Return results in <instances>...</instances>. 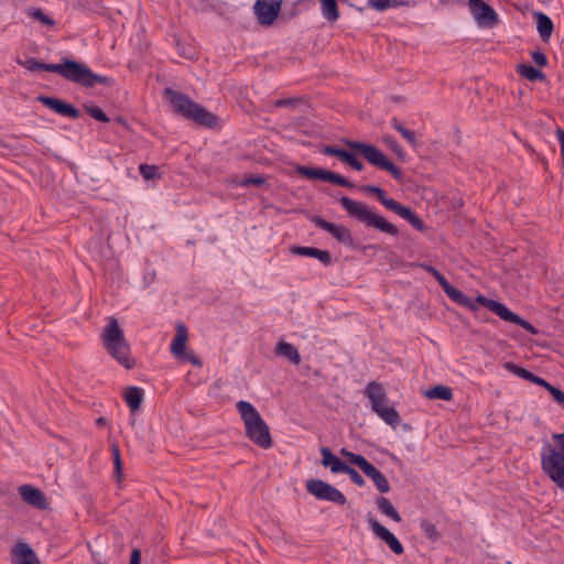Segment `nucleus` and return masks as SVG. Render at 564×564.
I'll list each match as a JSON object with an SVG mask.
<instances>
[{
  "label": "nucleus",
  "instance_id": "obj_1",
  "mask_svg": "<svg viewBox=\"0 0 564 564\" xmlns=\"http://www.w3.org/2000/svg\"><path fill=\"white\" fill-rule=\"evenodd\" d=\"M17 63L24 66L30 72H51L56 73L66 80L82 85L85 88H94L97 84L113 86L115 80L108 76L94 73L86 64L79 63L69 57H62L61 63L48 64L30 57L25 61L20 58Z\"/></svg>",
  "mask_w": 564,
  "mask_h": 564
},
{
  "label": "nucleus",
  "instance_id": "obj_2",
  "mask_svg": "<svg viewBox=\"0 0 564 564\" xmlns=\"http://www.w3.org/2000/svg\"><path fill=\"white\" fill-rule=\"evenodd\" d=\"M164 96L175 113L206 128H214L217 124L218 117L192 100L187 95L173 88H165Z\"/></svg>",
  "mask_w": 564,
  "mask_h": 564
},
{
  "label": "nucleus",
  "instance_id": "obj_3",
  "mask_svg": "<svg viewBox=\"0 0 564 564\" xmlns=\"http://www.w3.org/2000/svg\"><path fill=\"white\" fill-rule=\"evenodd\" d=\"M100 339L106 351L118 364L129 370L135 367V360L131 356L129 343L127 341L123 329L120 327L117 318H109Z\"/></svg>",
  "mask_w": 564,
  "mask_h": 564
},
{
  "label": "nucleus",
  "instance_id": "obj_4",
  "mask_svg": "<svg viewBox=\"0 0 564 564\" xmlns=\"http://www.w3.org/2000/svg\"><path fill=\"white\" fill-rule=\"evenodd\" d=\"M236 406L243 422L246 436L260 448L272 447L273 440L269 425L259 411L248 401H239Z\"/></svg>",
  "mask_w": 564,
  "mask_h": 564
},
{
  "label": "nucleus",
  "instance_id": "obj_5",
  "mask_svg": "<svg viewBox=\"0 0 564 564\" xmlns=\"http://www.w3.org/2000/svg\"><path fill=\"white\" fill-rule=\"evenodd\" d=\"M339 203L350 218L365 224L366 227L375 228L390 236L399 235L397 226L389 223L383 216L371 212L364 203L355 202L348 196H341Z\"/></svg>",
  "mask_w": 564,
  "mask_h": 564
},
{
  "label": "nucleus",
  "instance_id": "obj_6",
  "mask_svg": "<svg viewBox=\"0 0 564 564\" xmlns=\"http://www.w3.org/2000/svg\"><path fill=\"white\" fill-rule=\"evenodd\" d=\"M557 444L556 449L546 444L541 453V468L543 473L564 492V433L552 435Z\"/></svg>",
  "mask_w": 564,
  "mask_h": 564
},
{
  "label": "nucleus",
  "instance_id": "obj_7",
  "mask_svg": "<svg viewBox=\"0 0 564 564\" xmlns=\"http://www.w3.org/2000/svg\"><path fill=\"white\" fill-rule=\"evenodd\" d=\"M343 143L352 152L362 155L370 164L389 172L395 181L403 182V171L392 163L377 147L351 139H344Z\"/></svg>",
  "mask_w": 564,
  "mask_h": 564
},
{
  "label": "nucleus",
  "instance_id": "obj_8",
  "mask_svg": "<svg viewBox=\"0 0 564 564\" xmlns=\"http://www.w3.org/2000/svg\"><path fill=\"white\" fill-rule=\"evenodd\" d=\"M361 191L367 194L375 195L387 209L405 219L416 230L421 232L425 231L426 226L423 220L410 207L388 197L387 192L383 188L376 185H364L361 186Z\"/></svg>",
  "mask_w": 564,
  "mask_h": 564
},
{
  "label": "nucleus",
  "instance_id": "obj_9",
  "mask_svg": "<svg viewBox=\"0 0 564 564\" xmlns=\"http://www.w3.org/2000/svg\"><path fill=\"white\" fill-rule=\"evenodd\" d=\"M366 395L371 402V409L376 412L387 424L395 427L400 422L398 411L392 406H386V393L382 386L376 381H371L366 387Z\"/></svg>",
  "mask_w": 564,
  "mask_h": 564
},
{
  "label": "nucleus",
  "instance_id": "obj_10",
  "mask_svg": "<svg viewBox=\"0 0 564 564\" xmlns=\"http://www.w3.org/2000/svg\"><path fill=\"white\" fill-rule=\"evenodd\" d=\"M295 172L307 180H319L323 182H329L332 184H336L346 188H354L355 184L345 178L343 175L337 174L335 172L322 169V167H311L305 165H296Z\"/></svg>",
  "mask_w": 564,
  "mask_h": 564
},
{
  "label": "nucleus",
  "instance_id": "obj_11",
  "mask_svg": "<svg viewBox=\"0 0 564 564\" xmlns=\"http://www.w3.org/2000/svg\"><path fill=\"white\" fill-rule=\"evenodd\" d=\"M306 490L318 500H326L340 506L347 502L345 495L339 489L321 479L307 480Z\"/></svg>",
  "mask_w": 564,
  "mask_h": 564
},
{
  "label": "nucleus",
  "instance_id": "obj_12",
  "mask_svg": "<svg viewBox=\"0 0 564 564\" xmlns=\"http://www.w3.org/2000/svg\"><path fill=\"white\" fill-rule=\"evenodd\" d=\"M312 221L319 229H323V230L327 231L328 234H330L338 242L344 243L349 247L354 246L352 234L344 225H337V224L330 223L319 216H314L312 218Z\"/></svg>",
  "mask_w": 564,
  "mask_h": 564
},
{
  "label": "nucleus",
  "instance_id": "obj_13",
  "mask_svg": "<svg viewBox=\"0 0 564 564\" xmlns=\"http://www.w3.org/2000/svg\"><path fill=\"white\" fill-rule=\"evenodd\" d=\"M283 0H257L254 13L262 25H271L280 14Z\"/></svg>",
  "mask_w": 564,
  "mask_h": 564
},
{
  "label": "nucleus",
  "instance_id": "obj_14",
  "mask_svg": "<svg viewBox=\"0 0 564 564\" xmlns=\"http://www.w3.org/2000/svg\"><path fill=\"white\" fill-rule=\"evenodd\" d=\"M468 6L479 25L494 26L498 23L496 11L484 0H469Z\"/></svg>",
  "mask_w": 564,
  "mask_h": 564
},
{
  "label": "nucleus",
  "instance_id": "obj_15",
  "mask_svg": "<svg viewBox=\"0 0 564 564\" xmlns=\"http://www.w3.org/2000/svg\"><path fill=\"white\" fill-rule=\"evenodd\" d=\"M37 100L61 116L73 119H77L80 116V111L74 105L68 104L59 98L41 95L37 97Z\"/></svg>",
  "mask_w": 564,
  "mask_h": 564
},
{
  "label": "nucleus",
  "instance_id": "obj_16",
  "mask_svg": "<svg viewBox=\"0 0 564 564\" xmlns=\"http://www.w3.org/2000/svg\"><path fill=\"white\" fill-rule=\"evenodd\" d=\"M368 522L372 532L382 541H384L394 554H402L404 547L402 543L386 527L380 524L375 518L369 517Z\"/></svg>",
  "mask_w": 564,
  "mask_h": 564
},
{
  "label": "nucleus",
  "instance_id": "obj_17",
  "mask_svg": "<svg viewBox=\"0 0 564 564\" xmlns=\"http://www.w3.org/2000/svg\"><path fill=\"white\" fill-rule=\"evenodd\" d=\"M19 494L21 498L40 510H45L47 508V501L45 495L39 488L32 485H22L19 487Z\"/></svg>",
  "mask_w": 564,
  "mask_h": 564
},
{
  "label": "nucleus",
  "instance_id": "obj_18",
  "mask_svg": "<svg viewBox=\"0 0 564 564\" xmlns=\"http://www.w3.org/2000/svg\"><path fill=\"white\" fill-rule=\"evenodd\" d=\"M442 290L454 303L470 310L477 317L479 316V308H477L476 303L460 290L456 289L451 283L444 285Z\"/></svg>",
  "mask_w": 564,
  "mask_h": 564
},
{
  "label": "nucleus",
  "instance_id": "obj_19",
  "mask_svg": "<svg viewBox=\"0 0 564 564\" xmlns=\"http://www.w3.org/2000/svg\"><path fill=\"white\" fill-rule=\"evenodd\" d=\"M442 290L454 303L470 310L477 317L479 316V308H477L476 303L460 290L456 289L451 283L444 285Z\"/></svg>",
  "mask_w": 564,
  "mask_h": 564
},
{
  "label": "nucleus",
  "instance_id": "obj_20",
  "mask_svg": "<svg viewBox=\"0 0 564 564\" xmlns=\"http://www.w3.org/2000/svg\"><path fill=\"white\" fill-rule=\"evenodd\" d=\"M361 471L373 481L380 494L390 491V484L387 477L369 462L362 467Z\"/></svg>",
  "mask_w": 564,
  "mask_h": 564
},
{
  "label": "nucleus",
  "instance_id": "obj_21",
  "mask_svg": "<svg viewBox=\"0 0 564 564\" xmlns=\"http://www.w3.org/2000/svg\"><path fill=\"white\" fill-rule=\"evenodd\" d=\"M291 252L297 256L311 257L318 259L325 267L332 264V253L328 250H322L315 247H293Z\"/></svg>",
  "mask_w": 564,
  "mask_h": 564
},
{
  "label": "nucleus",
  "instance_id": "obj_22",
  "mask_svg": "<svg viewBox=\"0 0 564 564\" xmlns=\"http://www.w3.org/2000/svg\"><path fill=\"white\" fill-rule=\"evenodd\" d=\"M12 552L15 556L14 564H40L33 549L24 542L17 543Z\"/></svg>",
  "mask_w": 564,
  "mask_h": 564
},
{
  "label": "nucleus",
  "instance_id": "obj_23",
  "mask_svg": "<svg viewBox=\"0 0 564 564\" xmlns=\"http://www.w3.org/2000/svg\"><path fill=\"white\" fill-rule=\"evenodd\" d=\"M188 338L187 327L184 324L176 326V334L171 344V351L175 357L182 356L186 350V341Z\"/></svg>",
  "mask_w": 564,
  "mask_h": 564
},
{
  "label": "nucleus",
  "instance_id": "obj_24",
  "mask_svg": "<svg viewBox=\"0 0 564 564\" xmlns=\"http://www.w3.org/2000/svg\"><path fill=\"white\" fill-rule=\"evenodd\" d=\"M274 354L288 359L291 364L297 366L301 364V356L297 348L286 341H279L274 348Z\"/></svg>",
  "mask_w": 564,
  "mask_h": 564
},
{
  "label": "nucleus",
  "instance_id": "obj_25",
  "mask_svg": "<svg viewBox=\"0 0 564 564\" xmlns=\"http://www.w3.org/2000/svg\"><path fill=\"white\" fill-rule=\"evenodd\" d=\"M321 454L323 457L322 464L325 467H329L330 471L334 474L341 473L347 465L345 462H343L340 458L334 455L328 447H322Z\"/></svg>",
  "mask_w": 564,
  "mask_h": 564
},
{
  "label": "nucleus",
  "instance_id": "obj_26",
  "mask_svg": "<svg viewBox=\"0 0 564 564\" xmlns=\"http://www.w3.org/2000/svg\"><path fill=\"white\" fill-rule=\"evenodd\" d=\"M143 397V390L139 387H128L124 392V400L132 412H135L141 408Z\"/></svg>",
  "mask_w": 564,
  "mask_h": 564
},
{
  "label": "nucleus",
  "instance_id": "obj_27",
  "mask_svg": "<svg viewBox=\"0 0 564 564\" xmlns=\"http://www.w3.org/2000/svg\"><path fill=\"white\" fill-rule=\"evenodd\" d=\"M536 18V28L538 32L543 41H547L553 32L554 25L552 20L544 13L538 12L535 14Z\"/></svg>",
  "mask_w": 564,
  "mask_h": 564
},
{
  "label": "nucleus",
  "instance_id": "obj_28",
  "mask_svg": "<svg viewBox=\"0 0 564 564\" xmlns=\"http://www.w3.org/2000/svg\"><path fill=\"white\" fill-rule=\"evenodd\" d=\"M517 72L525 79L530 82H543L545 80V75L542 70L535 68L531 64H519L517 66Z\"/></svg>",
  "mask_w": 564,
  "mask_h": 564
},
{
  "label": "nucleus",
  "instance_id": "obj_29",
  "mask_svg": "<svg viewBox=\"0 0 564 564\" xmlns=\"http://www.w3.org/2000/svg\"><path fill=\"white\" fill-rule=\"evenodd\" d=\"M424 395L431 400L451 401L453 399V391L447 386L437 384L424 391Z\"/></svg>",
  "mask_w": 564,
  "mask_h": 564
},
{
  "label": "nucleus",
  "instance_id": "obj_30",
  "mask_svg": "<svg viewBox=\"0 0 564 564\" xmlns=\"http://www.w3.org/2000/svg\"><path fill=\"white\" fill-rule=\"evenodd\" d=\"M391 126L395 129L412 148L419 147V140L415 137L414 131L404 127V124L395 117L391 119Z\"/></svg>",
  "mask_w": 564,
  "mask_h": 564
},
{
  "label": "nucleus",
  "instance_id": "obj_31",
  "mask_svg": "<svg viewBox=\"0 0 564 564\" xmlns=\"http://www.w3.org/2000/svg\"><path fill=\"white\" fill-rule=\"evenodd\" d=\"M490 311L499 316L501 319L513 323L518 322L519 315L510 311L503 303L495 300Z\"/></svg>",
  "mask_w": 564,
  "mask_h": 564
},
{
  "label": "nucleus",
  "instance_id": "obj_32",
  "mask_svg": "<svg viewBox=\"0 0 564 564\" xmlns=\"http://www.w3.org/2000/svg\"><path fill=\"white\" fill-rule=\"evenodd\" d=\"M377 506L381 513L391 518L395 522H401L402 518L395 508L392 506L390 500L386 497H379L377 499Z\"/></svg>",
  "mask_w": 564,
  "mask_h": 564
},
{
  "label": "nucleus",
  "instance_id": "obj_33",
  "mask_svg": "<svg viewBox=\"0 0 564 564\" xmlns=\"http://www.w3.org/2000/svg\"><path fill=\"white\" fill-rule=\"evenodd\" d=\"M323 15L330 22L339 18L337 0H321Z\"/></svg>",
  "mask_w": 564,
  "mask_h": 564
},
{
  "label": "nucleus",
  "instance_id": "obj_34",
  "mask_svg": "<svg viewBox=\"0 0 564 564\" xmlns=\"http://www.w3.org/2000/svg\"><path fill=\"white\" fill-rule=\"evenodd\" d=\"M28 17L42 22L44 25L54 26L55 21L44 13L41 8H29L25 10Z\"/></svg>",
  "mask_w": 564,
  "mask_h": 564
},
{
  "label": "nucleus",
  "instance_id": "obj_35",
  "mask_svg": "<svg viewBox=\"0 0 564 564\" xmlns=\"http://www.w3.org/2000/svg\"><path fill=\"white\" fill-rule=\"evenodd\" d=\"M503 367L506 370L510 371L511 373L518 376L521 379L530 381L533 372L529 371L528 369L520 367L511 361H507L503 364Z\"/></svg>",
  "mask_w": 564,
  "mask_h": 564
},
{
  "label": "nucleus",
  "instance_id": "obj_36",
  "mask_svg": "<svg viewBox=\"0 0 564 564\" xmlns=\"http://www.w3.org/2000/svg\"><path fill=\"white\" fill-rule=\"evenodd\" d=\"M139 173L147 181L161 177V173L159 172V166L152 165V164H140Z\"/></svg>",
  "mask_w": 564,
  "mask_h": 564
},
{
  "label": "nucleus",
  "instance_id": "obj_37",
  "mask_svg": "<svg viewBox=\"0 0 564 564\" xmlns=\"http://www.w3.org/2000/svg\"><path fill=\"white\" fill-rule=\"evenodd\" d=\"M340 454L352 465H356L360 470L368 463V460L360 454H355L346 448L340 449Z\"/></svg>",
  "mask_w": 564,
  "mask_h": 564
},
{
  "label": "nucleus",
  "instance_id": "obj_38",
  "mask_svg": "<svg viewBox=\"0 0 564 564\" xmlns=\"http://www.w3.org/2000/svg\"><path fill=\"white\" fill-rule=\"evenodd\" d=\"M111 455H112L113 465H115V475H116L117 479H120L121 474H122V460H121L119 446L116 443L111 444Z\"/></svg>",
  "mask_w": 564,
  "mask_h": 564
},
{
  "label": "nucleus",
  "instance_id": "obj_39",
  "mask_svg": "<svg viewBox=\"0 0 564 564\" xmlns=\"http://www.w3.org/2000/svg\"><path fill=\"white\" fill-rule=\"evenodd\" d=\"M382 141L395 155H398L400 159L404 158V151L402 147L397 142V140L392 135L383 134Z\"/></svg>",
  "mask_w": 564,
  "mask_h": 564
},
{
  "label": "nucleus",
  "instance_id": "obj_40",
  "mask_svg": "<svg viewBox=\"0 0 564 564\" xmlns=\"http://www.w3.org/2000/svg\"><path fill=\"white\" fill-rule=\"evenodd\" d=\"M85 111L95 120L100 122H109V117L105 113V111L98 106H85Z\"/></svg>",
  "mask_w": 564,
  "mask_h": 564
},
{
  "label": "nucleus",
  "instance_id": "obj_41",
  "mask_svg": "<svg viewBox=\"0 0 564 564\" xmlns=\"http://www.w3.org/2000/svg\"><path fill=\"white\" fill-rule=\"evenodd\" d=\"M347 152H348L347 150H344V149H340V148H337L334 145H328V144L323 145L321 149L322 154L335 156V158L339 159L341 162L345 160Z\"/></svg>",
  "mask_w": 564,
  "mask_h": 564
},
{
  "label": "nucleus",
  "instance_id": "obj_42",
  "mask_svg": "<svg viewBox=\"0 0 564 564\" xmlns=\"http://www.w3.org/2000/svg\"><path fill=\"white\" fill-rule=\"evenodd\" d=\"M341 473L348 475L350 480L358 487L365 486V484H366L365 479L354 467L349 466L348 464L346 465V467L344 468V470Z\"/></svg>",
  "mask_w": 564,
  "mask_h": 564
},
{
  "label": "nucleus",
  "instance_id": "obj_43",
  "mask_svg": "<svg viewBox=\"0 0 564 564\" xmlns=\"http://www.w3.org/2000/svg\"><path fill=\"white\" fill-rule=\"evenodd\" d=\"M422 268L438 282L442 289L444 288V285L449 283L446 280V278L435 267L430 264H422Z\"/></svg>",
  "mask_w": 564,
  "mask_h": 564
},
{
  "label": "nucleus",
  "instance_id": "obj_44",
  "mask_svg": "<svg viewBox=\"0 0 564 564\" xmlns=\"http://www.w3.org/2000/svg\"><path fill=\"white\" fill-rule=\"evenodd\" d=\"M369 6L378 11H384L389 8L397 7L395 0H369Z\"/></svg>",
  "mask_w": 564,
  "mask_h": 564
},
{
  "label": "nucleus",
  "instance_id": "obj_45",
  "mask_svg": "<svg viewBox=\"0 0 564 564\" xmlns=\"http://www.w3.org/2000/svg\"><path fill=\"white\" fill-rule=\"evenodd\" d=\"M343 162L356 171L364 170L362 162L359 159H357L352 152L348 151Z\"/></svg>",
  "mask_w": 564,
  "mask_h": 564
},
{
  "label": "nucleus",
  "instance_id": "obj_46",
  "mask_svg": "<svg viewBox=\"0 0 564 564\" xmlns=\"http://www.w3.org/2000/svg\"><path fill=\"white\" fill-rule=\"evenodd\" d=\"M546 390L551 393L556 403L564 405V391L552 386L551 383L547 386Z\"/></svg>",
  "mask_w": 564,
  "mask_h": 564
},
{
  "label": "nucleus",
  "instance_id": "obj_47",
  "mask_svg": "<svg viewBox=\"0 0 564 564\" xmlns=\"http://www.w3.org/2000/svg\"><path fill=\"white\" fill-rule=\"evenodd\" d=\"M178 359H182L184 361H188L191 364H193L194 366H197V367H202L203 366V361L200 360V358L195 355L193 351H186L185 350V354L182 355V356H178L177 357Z\"/></svg>",
  "mask_w": 564,
  "mask_h": 564
},
{
  "label": "nucleus",
  "instance_id": "obj_48",
  "mask_svg": "<svg viewBox=\"0 0 564 564\" xmlns=\"http://www.w3.org/2000/svg\"><path fill=\"white\" fill-rule=\"evenodd\" d=\"M531 57L534 61V63L540 67H544L547 65L546 55L540 51L532 52Z\"/></svg>",
  "mask_w": 564,
  "mask_h": 564
},
{
  "label": "nucleus",
  "instance_id": "obj_49",
  "mask_svg": "<svg viewBox=\"0 0 564 564\" xmlns=\"http://www.w3.org/2000/svg\"><path fill=\"white\" fill-rule=\"evenodd\" d=\"M516 325L522 327L524 330L529 332L532 335H536L539 330L528 321L523 319L519 316L518 322H516Z\"/></svg>",
  "mask_w": 564,
  "mask_h": 564
},
{
  "label": "nucleus",
  "instance_id": "obj_50",
  "mask_svg": "<svg viewBox=\"0 0 564 564\" xmlns=\"http://www.w3.org/2000/svg\"><path fill=\"white\" fill-rule=\"evenodd\" d=\"M300 99L297 98H280L274 101V107L282 108V107H289L297 104Z\"/></svg>",
  "mask_w": 564,
  "mask_h": 564
},
{
  "label": "nucleus",
  "instance_id": "obj_51",
  "mask_svg": "<svg viewBox=\"0 0 564 564\" xmlns=\"http://www.w3.org/2000/svg\"><path fill=\"white\" fill-rule=\"evenodd\" d=\"M473 301L476 303V305H477V306H478V305H481V306L486 307V308H487V310H489V311H490V308H491V306H492V304H494V302H495V300L488 299V297H486V296H484V295H478V296H477L475 300H473Z\"/></svg>",
  "mask_w": 564,
  "mask_h": 564
},
{
  "label": "nucleus",
  "instance_id": "obj_52",
  "mask_svg": "<svg viewBox=\"0 0 564 564\" xmlns=\"http://www.w3.org/2000/svg\"><path fill=\"white\" fill-rule=\"evenodd\" d=\"M264 178L262 176H259V175H251L249 177H247L245 181H243V184L245 185H254V186H260L262 184H264Z\"/></svg>",
  "mask_w": 564,
  "mask_h": 564
},
{
  "label": "nucleus",
  "instance_id": "obj_53",
  "mask_svg": "<svg viewBox=\"0 0 564 564\" xmlns=\"http://www.w3.org/2000/svg\"><path fill=\"white\" fill-rule=\"evenodd\" d=\"M530 382L543 387L544 389H546L547 386L550 384L545 379L536 376L535 373L532 375Z\"/></svg>",
  "mask_w": 564,
  "mask_h": 564
},
{
  "label": "nucleus",
  "instance_id": "obj_54",
  "mask_svg": "<svg viewBox=\"0 0 564 564\" xmlns=\"http://www.w3.org/2000/svg\"><path fill=\"white\" fill-rule=\"evenodd\" d=\"M141 562V550L133 549L130 556V564H140Z\"/></svg>",
  "mask_w": 564,
  "mask_h": 564
},
{
  "label": "nucleus",
  "instance_id": "obj_55",
  "mask_svg": "<svg viewBox=\"0 0 564 564\" xmlns=\"http://www.w3.org/2000/svg\"><path fill=\"white\" fill-rule=\"evenodd\" d=\"M556 133H557V139L560 142L561 154L563 158V169H564V129H557Z\"/></svg>",
  "mask_w": 564,
  "mask_h": 564
},
{
  "label": "nucleus",
  "instance_id": "obj_56",
  "mask_svg": "<svg viewBox=\"0 0 564 564\" xmlns=\"http://www.w3.org/2000/svg\"><path fill=\"white\" fill-rule=\"evenodd\" d=\"M107 422H108V421H107V419H106V417H104V416H99V417L96 420V424H97L98 426H104V425H106V424H107Z\"/></svg>",
  "mask_w": 564,
  "mask_h": 564
},
{
  "label": "nucleus",
  "instance_id": "obj_57",
  "mask_svg": "<svg viewBox=\"0 0 564 564\" xmlns=\"http://www.w3.org/2000/svg\"><path fill=\"white\" fill-rule=\"evenodd\" d=\"M116 120H117L119 123H121L122 126H127V121H126L123 118H121V117H117V119H116Z\"/></svg>",
  "mask_w": 564,
  "mask_h": 564
}]
</instances>
